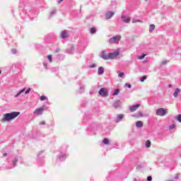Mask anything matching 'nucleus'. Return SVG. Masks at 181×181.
I'll return each mask as SVG.
<instances>
[{"label": "nucleus", "mask_w": 181, "mask_h": 181, "mask_svg": "<svg viewBox=\"0 0 181 181\" xmlns=\"http://www.w3.org/2000/svg\"><path fill=\"white\" fill-rule=\"evenodd\" d=\"M55 52H56V53L60 52V48L57 49V50Z\"/></svg>", "instance_id": "38"}, {"label": "nucleus", "mask_w": 181, "mask_h": 181, "mask_svg": "<svg viewBox=\"0 0 181 181\" xmlns=\"http://www.w3.org/2000/svg\"><path fill=\"white\" fill-rule=\"evenodd\" d=\"M99 95H102V97H107L108 96V89L107 88H102L99 90Z\"/></svg>", "instance_id": "5"}, {"label": "nucleus", "mask_w": 181, "mask_h": 181, "mask_svg": "<svg viewBox=\"0 0 181 181\" xmlns=\"http://www.w3.org/2000/svg\"><path fill=\"white\" fill-rule=\"evenodd\" d=\"M140 107H141V105L139 104L134 105L129 107V110L131 111V112H134V111L137 110L138 108H139Z\"/></svg>", "instance_id": "7"}, {"label": "nucleus", "mask_w": 181, "mask_h": 181, "mask_svg": "<svg viewBox=\"0 0 181 181\" xmlns=\"http://www.w3.org/2000/svg\"><path fill=\"white\" fill-rule=\"evenodd\" d=\"M11 52H12L13 54H16V53H18V51L15 49H12Z\"/></svg>", "instance_id": "29"}, {"label": "nucleus", "mask_w": 181, "mask_h": 181, "mask_svg": "<svg viewBox=\"0 0 181 181\" xmlns=\"http://www.w3.org/2000/svg\"><path fill=\"white\" fill-rule=\"evenodd\" d=\"M119 54H121V49L117 48L116 52L109 53V60H114V59H117Z\"/></svg>", "instance_id": "2"}, {"label": "nucleus", "mask_w": 181, "mask_h": 181, "mask_svg": "<svg viewBox=\"0 0 181 181\" xmlns=\"http://www.w3.org/2000/svg\"><path fill=\"white\" fill-rule=\"evenodd\" d=\"M167 63H168V61L163 60V61L160 63V66H163V64H166Z\"/></svg>", "instance_id": "30"}, {"label": "nucleus", "mask_w": 181, "mask_h": 181, "mask_svg": "<svg viewBox=\"0 0 181 181\" xmlns=\"http://www.w3.org/2000/svg\"><path fill=\"white\" fill-rule=\"evenodd\" d=\"M155 25L151 24L149 26V32H153V30H155Z\"/></svg>", "instance_id": "16"}, {"label": "nucleus", "mask_w": 181, "mask_h": 181, "mask_svg": "<svg viewBox=\"0 0 181 181\" xmlns=\"http://www.w3.org/2000/svg\"><path fill=\"white\" fill-rule=\"evenodd\" d=\"M114 107H115V108H118V107H119L120 106H121V101H119V100H116L115 102V103H114Z\"/></svg>", "instance_id": "12"}, {"label": "nucleus", "mask_w": 181, "mask_h": 181, "mask_svg": "<svg viewBox=\"0 0 181 181\" xmlns=\"http://www.w3.org/2000/svg\"><path fill=\"white\" fill-rule=\"evenodd\" d=\"M98 74L101 76V74H104V67L100 66L98 69Z\"/></svg>", "instance_id": "14"}, {"label": "nucleus", "mask_w": 181, "mask_h": 181, "mask_svg": "<svg viewBox=\"0 0 181 181\" xmlns=\"http://www.w3.org/2000/svg\"><path fill=\"white\" fill-rule=\"evenodd\" d=\"M146 148H151V141L149 140L146 141Z\"/></svg>", "instance_id": "24"}, {"label": "nucleus", "mask_w": 181, "mask_h": 181, "mask_svg": "<svg viewBox=\"0 0 181 181\" xmlns=\"http://www.w3.org/2000/svg\"><path fill=\"white\" fill-rule=\"evenodd\" d=\"M147 180L152 181V177H151V176L147 177Z\"/></svg>", "instance_id": "34"}, {"label": "nucleus", "mask_w": 181, "mask_h": 181, "mask_svg": "<svg viewBox=\"0 0 181 181\" xmlns=\"http://www.w3.org/2000/svg\"><path fill=\"white\" fill-rule=\"evenodd\" d=\"M29 93H30V88L25 90V94H29Z\"/></svg>", "instance_id": "33"}, {"label": "nucleus", "mask_w": 181, "mask_h": 181, "mask_svg": "<svg viewBox=\"0 0 181 181\" xmlns=\"http://www.w3.org/2000/svg\"><path fill=\"white\" fill-rule=\"evenodd\" d=\"M62 2H63V0H59L57 1V4H62Z\"/></svg>", "instance_id": "37"}, {"label": "nucleus", "mask_w": 181, "mask_h": 181, "mask_svg": "<svg viewBox=\"0 0 181 181\" xmlns=\"http://www.w3.org/2000/svg\"><path fill=\"white\" fill-rule=\"evenodd\" d=\"M47 59H48L49 62H50V63H52V62H53V60L52 59V54H49L47 56Z\"/></svg>", "instance_id": "26"}, {"label": "nucleus", "mask_w": 181, "mask_h": 181, "mask_svg": "<svg viewBox=\"0 0 181 181\" xmlns=\"http://www.w3.org/2000/svg\"><path fill=\"white\" fill-rule=\"evenodd\" d=\"M156 114L158 117H165L166 115V110H164L163 107L157 109Z\"/></svg>", "instance_id": "4"}, {"label": "nucleus", "mask_w": 181, "mask_h": 181, "mask_svg": "<svg viewBox=\"0 0 181 181\" xmlns=\"http://www.w3.org/2000/svg\"><path fill=\"white\" fill-rule=\"evenodd\" d=\"M115 13L112 11H109L106 13V19H111L112 16H114Z\"/></svg>", "instance_id": "10"}, {"label": "nucleus", "mask_w": 181, "mask_h": 181, "mask_svg": "<svg viewBox=\"0 0 181 181\" xmlns=\"http://www.w3.org/2000/svg\"><path fill=\"white\" fill-rule=\"evenodd\" d=\"M146 78H148V77L146 76H144L141 79L140 81H141V83H144L145 81V80H146Z\"/></svg>", "instance_id": "25"}, {"label": "nucleus", "mask_w": 181, "mask_h": 181, "mask_svg": "<svg viewBox=\"0 0 181 181\" xmlns=\"http://www.w3.org/2000/svg\"><path fill=\"white\" fill-rule=\"evenodd\" d=\"M126 86H127L128 88H131L132 86L129 83H127Z\"/></svg>", "instance_id": "35"}, {"label": "nucleus", "mask_w": 181, "mask_h": 181, "mask_svg": "<svg viewBox=\"0 0 181 181\" xmlns=\"http://www.w3.org/2000/svg\"><path fill=\"white\" fill-rule=\"evenodd\" d=\"M8 154L6 153L3 154V156H6Z\"/></svg>", "instance_id": "39"}, {"label": "nucleus", "mask_w": 181, "mask_h": 181, "mask_svg": "<svg viewBox=\"0 0 181 181\" xmlns=\"http://www.w3.org/2000/svg\"><path fill=\"white\" fill-rule=\"evenodd\" d=\"M168 87L170 88H172V84H169L168 85Z\"/></svg>", "instance_id": "40"}, {"label": "nucleus", "mask_w": 181, "mask_h": 181, "mask_svg": "<svg viewBox=\"0 0 181 181\" xmlns=\"http://www.w3.org/2000/svg\"><path fill=\"white\" fill-rule=\"evenodd\" d=\"M178 177H179V175H177V176L175 177V179H178Z\"/></svg>", "instance_id": "41"}, {"label": "nucleus", "mask_w": 181, "mask_h": 181, "mask_svg": "<svg viewBox=\"0 0 181 181\" xmlns=\"http://www.w3.org/2000/svg\"><path fill=\"white\" fill-rule=\"evenodd\" d=\"M145 56H146V54H143L139 56L138 57L139 60H143V59L145 58Z\"/></svg>", "instance_id": "23"}, {"label": "nucleus", "mask_w": 181, "mask_h": 181, "mask_svg": "<svg viewBox=\"0 0 181 181\" xmlns=\"http://www.w3.org/2000/svg\"><path fill=\"white\" fill-rule=\"evenodd\" d=\"M177 121H178L179 122H181V114L178 115L177 118H176Z\"/></svg>", "instance_id": "27"}, {"label": "nucleus", "mask_w": 181, "mask_h": 181, "mask_svg": "<svg viewBox=\"0 0 181 181\" xmlns=\"http://www.w3.org/2000/svg\"><path fill=\"white\" fill-rule=\"evenodd\" d=\"M18 115H21V112H19L6 113L4 115L3 118L1 119V122H9V121L15 119V118H16Z\"/></svg>", "instance_id": "1"}, {"label": "nucleus", "mask_w": 181, "mask_h": 181, "mask_svg": "<svg viewBox=\"0 0 181 181\" xmlns=\"http://www.w3.org/2000/svg\"><path fill=\"white\" fill-rule=\"evenodd\" d=\"M61 37L62 39H66V37H69V33H67V31L64 30L61 33Z\"/></svg>", "instance_id": "9"}, {"label": "nucleus", "mask_w": 181, "mask_h": 181, "mask_svg": "<svg viewBox=\"0 0 181 181\" xmlns=\"http://www.w3.org/2000/svg\"><path fill=\"white\" fill-rule=\"evenodd\" d=\"M120 40H121V36L115 35L109 39V44L110 45H117V43H118V42H119Z\"/></svg>", "instance_id": "3"}, {"label": "nucleus", "mask_w": 181, "mask_h": 181, "mask_svg": "<svg viewBox=\"0 0 181 181\" xmlns=\"http://www.w3.org/2000/svg\"><path fill=\"white\" fill-rule=\"evenodd\" d=\"M124 76V72H121L118 74V77H122Z\"/></svg>", "instance_id": "31"}, {"label": "nucleus", "mask_w": 181, "mask_h": 181, "mask_svg": "<svg viewBox=\"0 0 181 181\" xmlns=\"http://www.w3.org/2000/svg\"><path fill=\"white\" fill-rule=\"evenodd\" d=\"M44 111H45V106H42L41 107L36 109L34 112V114H36V115H42Z\"/></svg>", "instance_id": "6"}, {"label": "nucleus", "mask_w": 181, "mask_h": 181, "mask_svg": "<svg viewBox=\"0 0 181 181\" xmlns=\"http://www.w3.org/2000/svg\"><path fill=\"white\" fill-rule=\"evenodd\" d=\"M175 124H173L171 126H170V129H174V128H175Z\"/></svg>", "instance_id": "32"}, {"label": "nucleus", "mask_w": 181, "mask_h": 181, "mask_svg": "<svg viewBox=\"0 0 181 181\" xmlns=\"http://www.w3.org/2000/svg\"><path fill=\"white\" fill-rule=\"evenodd\" d=\"M42 125H45V122H42Z\"/></svg>", "instance_id": "42"}, {"label": "nucleus", "mask_w": 181, "mask_h": 181, "mask_svg": "<svg viewBox=\"0 0 181 181\" xmlns=\"http://www.w3.org/2000/svg\"><path fill=\"white\" fill-rule=\"evenodd\" d=\"M25 90H26V88H24L23 90H20L19 93L16 95V97H19V95H21V94H22V93L25 92Z\"/></svg>", "instance_id": "20"}, {"label": "nucleus", "mask_w": 181, "mask_h": 181, "mask_svg": "<svg viewBox=\"0 0 181 181\" xmlns=\"http://www.w3.org/2000/svg\"><path fill=\"white\" fill-rule=\"evenodd\" d=\"M90 32L92 35H94V33H95V32H97V29H95V28H90Z\"/></svg>", "instance_id": "18"}, {"label": "nucleus", "mask_w": 181, "mask_h": 181, "mask_svg": "<svg viewBox=\"0 0 181 181\" xmlns=\"http://www.w3.org/2000/svg\"><path fill=\"white\" fill-rule=\"evenodd\" d=\"M103 144H105V145H110V140L108 139H104Z\"/></svg>", "instance_id": "19"}, {"label": "nucleus", "mask_w": 181, "mask_h": 181, "mask_svg": "<svg viewBox=\"0 0 181 181\" xmlns=\"http://www.w3.org/2000/svg\"><path fill=\"white\" fill-rule=\"evenodd\" d=\"M118 120L117 121V122H119V121H121V119H122V118H124V115H119L117 116Z\"/></svg>", "instance_id": "21"}, {"label": "nucleus", "mask_w": 181, "mask_h": 181, "mask_svg": "<svg viewBox=\"0 0 181 181\" xmlns=\"http://www.w3.org/2000/svg\"><path fill=\"white\" fill-rule=\"evenodd\" d=\"M142 23V21H141V20H135V19H134V20H132V23Z\"/></svg>", "instance_id": "22"}, {"label": "nucleus", "mask_w": 181, "mask_h": 181, "mask_svg": "<svg viewBox=\"0 0 181 181\" xmlns=\"http://www.w3.org/2000/svg\"><path fill=\"white\" fill-rule=\"evenodd\" d=\"M179 93H180V89L176 88L175 91L174 92V94H173L174 97L177 98Z\"/></svg>", "instance_id": "15"}, {"label": "nucleus", "mask_w": 181, "mask_h": 181, "mask_svg": "<svg viewBox=\"0 0 181 181\" xmlns=\"http://www.w3.org/2000/svg\"><path fill=\"white\" fill-rule=\"evenodd\" d=\"M1 71H0V74H1Z\"/></svg>", "instance_id": "43"}, {"label": "nucleus", "mask_w": 181, "mask_h": 181, "mask_svg": "<svg viewBox=\"0 0 181 181\" xmlns=\"http://www.w3.org/2000/svg\"><path fill=\"white\" fill-rule=\"evenodd\" d=\"M122 19H123V22H124L125 23H129V22H131V18H127L124 16H122Z\"/></svg>", "instance_id": "11"}, {"label": "nucleus", "mask_w": 181, "mask_h": 181, "mask_svg": "<svg viewBox=\"0 0 181 181\" xmlns=\"http://www.w3.org/2000/svg\"><path fill=\"white\" fill-rule=\"evenodd\" d=\"M136 127H137L138 128H142V127H144V123L142 122V121H138L136 123Z\"/></svg>", "instance_id": "13"}, {"label": "nucleus", "mask_w": 181, "mask_h": 181, "mask_svg": "<svg viewBox=\"0 0 181 181\" xmlns=\"http://www.w3.org/2000/svg\"><path fill=\"white\" fill-rule=\"evenodd\" d=\"M100 57L104 60H110V54H106L105 52L103 51Z\"/></svg>", "instance_id": "8"}, {"label": "nucleus", "mask_w": 181, "mask_h": 181, "mask_svg": "<svg viewBox=\"0 0 181 181\" xmlns=\"http://www.w3.org/2000/svg\"><path fill=\"white\" fill-rule=\"evenodd\" d=\"M48 100H49V98H47V97H46L45 95L40 96V101H47Z\"/></svg>", "instance_id": "17"}, {"label": "nucleus", "mask_w": 181, "mask_h": 181, "mask_svg": "<svg viewBox=\"0 0 181 181\" xmlns=\"http://www.w3.org/2000/svg\"><path fill=\"white\" fill-rule=\"evenodd\" d=\"M145 1H148V0H145Z\"/></svg>", "instance_id": "44"}, {"label": "nucleus", "mask_w": 181, "mask_h": 181, "mask_svg": "<svg viewBox=\"0 0 181 181\" xmlns=\"http://www.w3.org/2000/svg\"><path fill=\"white\" fill-rule=\"evenodd\" d=\"M139 117H144V115H142V112H139Z\"/></svg>", "instance_id": "36"}, {"label": "nucleus", "mask_w": 181, "mask_h": 181, "mask_svg": "<svg viewBox=\"0 0 181 181\" xmlns=\"http://www.w3.org/2000/svg\"><path fill=\"white\" fill-rule=\"evenodd\" d=\"M118 93H119V89H116V90L113 92V95H117V94H118Z\"/></svg>", "instance_id": "28"}]
</instances>
